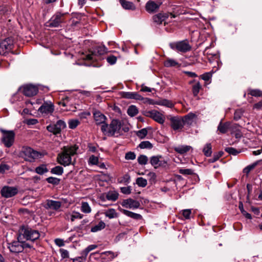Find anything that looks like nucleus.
Wrapping results in <instances>:
<instances>
[{
  "mask_svg": "<svg viewBox=\"0 0 262 262\" xmlns=\"http://www.w3.org/2000/svg\"><path fill=\"white\" fill-rule=\"evenodd\" d=\"M101 130L104 135L107 136H114L116 134H122V130L124 133L129 130L128 126H124V123L118 119H113L109 124H104L101 125Z\"/></svg>",
  "mask_w": 262,
  "mask_h": 262,
  "instance_id": "obj_1",
  "label": "nucleus"
},
{
  "mask_svg": "<svg viewBox=\"0 0 262 262\" xmlns=\"http://www.w3.org/2000/svg\"><path fill=\"white\" fill-rule=\"evenodd\" d=\"M40 232L27 225L21 226L18 231L17 239L25 241L34 242L39 238Z\"/></svg>",
  "mask_w": 262,
  "mask_h": 262,
  "instance_id": "obj_2",
  "label": "nucleus"
},
{
  "mask_svg": "<svg viewBox=\"0 0 262 262\" xmlns=\"http://www.w3.org/2000/svg\"><path fill=\"white\" fill-rule=\"evenodd\" d=\"M78 148L76 145L64 146L62 151L58 155L57 158L58 163L64 166L73 164L72 157L76 154Z\"/></svg>",
  "mask_w": 262,
  "mask_h": 262,
  "instance_id": "obj_3",
  "label": "nucleus"
},
{
  "mask_svg": "<svg viewBox=\"0 0 262 262\" xmlns=\"http://www.w3.org/2000/svg\"><path fill=\"white\" fill-rule=\"evenodd\" d=\"M169 47L171 49L182 53H186L191 50V46L187 39L171 42Z\"/></svg>",
  "mask_w": 262,
  "mask_h": 262,
  "instance_id": "obj_4",
  "label": "nucleus"
},
{
  "mask_svg": "<svg viewBox=\"0 0 262 262\" xmlns=\"http://www.w3.org/2000/svg\"><path fill=\"white\" fill-rule=\"evenodd\" d=\"M13 241L8 244V248L10 252L12 253L21 252L25 248H30L31 246L28 243H25L23 240H19Z\"/></svg>",
  "mask_w": 262,
  "mask_h": 262,
  "instance_id": "obj_5",
  "label": "nucleus"
},
{
  "mask_svg": "<svg viewBox=\"0 0 262 262\" xmlns=\"http://www.w3.org/2000/svg\"><path fill=\"white\" fill-rule=\"evenodd\" d=\"M0 130L3 133L2 141L6 147H11L14 141V132L13 130H6L3 129H1Z\"/></svg>",
  "mask_w": 262,
  "mask_h": 262,
  "instance_id": "obj_6",
  "label": "nucleus"
},
{
  "mask_svg": "<svg viewBox=\"0 0 262 262\" xmlns=\"http://www.w3.org/2000/svg\"><path fill=\"white\" fill-rule=\"evenodd\" d=\"M66 13H61L57 12L51 19L47 23V26L50 27H58L64 21V16Z\"/></svg>",
  "mask_w": 262,
  "mask_h": 262,
  "instance_id": "obj_7",
  "label": "nucleus"
},
{
  "mask_svg": "<svg viewBox=\"0 0 262 262\" xmlns=\"http://www.w3.org/2000/svg\"><path fill=\"white\" fill-rule=\"evenodd\" d=\"M23 153L25 160L29 162L34 161L40 156L39 152L29 147L24 148Z\"/></svg>",
  "mask_w": 262,
  "mask_h": 262,
  "instance_id": "obj_8",
  "label": "nucleus"
},
{
  "mask_svg": "<svg viewBox=\"0 0 262 262\" xmlns=\"http://www.w3.org/2000/svg\"><path fill=\"white\" fill-rule=\"evenodd\" d=\"M66 124L65 122L61 120H58L56 124H50L47 127V130L55 135L59 134L61 129L65 128Z\"/></svg>",
  "mask_w": 262,
  "mask_h": 262,
  "instance_id": "obj_9",
  "label": "nucleus"
},
{
  "mask_svg": "<svg viewBox=\"0 0 262 262\" xmlns=\"http://www.w3.org/2000/svg\"><path fill=\"white\" fill-rule=\"evenodd\" d=\"M18 193V189L15 187L5 186L1 190L2 196L5 198L14 196Z\"/></svg>",
  "mask_w": 262,
  "mask_h": 262,
  "instance_id": "obj_10",
  "label": "nucleus"
},
{
  "mask_svg": "<svg viewBox=\"0 0 262 262\" xmlns=\"http://www.w3.org/2000/svg\"><path fill=\"white\" fill-rule=\"evenodd\" d=\"M13 47V41L10 38H7L0 43V54L4 55L11 50Z\"/></svg>",
  "mask_w": 262,
  "mask_h": 262,
  "instance_id": "obj_11",
  "label": "nucleus"
},
{
  "mask_svg": "<svg viewBox=\"0 0 262 262\" xmlns=\"http://www.w3.org/2000/svg\"><path fill=\"white\" fill-rule=\"evenodd\" d=\"M170 126L174 130H181L184 125L181 117H172L170 118Z\"/></svg>",
  "mask_w": 262,
  "mask_h": 262,
  "instance_id": "obj_12",
  "label": "nucleus"
},
{
  "mask_svg": "<svg viewBox=\"0 0 262 262\" xmlns=\"http://www.w3.org/2000/svg\"><path fill=\"white\" fill-rule=\"evenodd\" d=\"M146 116L152 118L160 124H163L165 121V117L164 115L156 110H152L146 112Z\"/></svg>",
  "mask_w": 262,
  "mask_h": 262,
  "instance_id": "obj_13",
  "label": "nucleus"
},
{
  "mask_svg": "<svg viewBox=\"0 0 262 262\" xmlns=\"http://www.w3.org/2000/svg\"><path fill=\"white\" fill-rule=\"evenodd\" d=\"M54 110V105L51 101L44 102L38 109V111L41 113L47 115L52 114Z\"/></svg>",
  "mask_w": 262,
  "mask_h": 262,
  "instance_id": "obj_14",
  "label": "nucleus"
},
{
  "mask_svg": "<svg viewBox=\"0 0 262 262\" xmlns=\"http://www.w3.org/2000/svg\"><path fill=\"white\" fill-rule=\"evenodd\" d=\"M96 245H91L81 252V256L73 259V262H83L82 258L85 259L89 253L97 248Z\"/></svg>",
  "mask_w": 262,
  "mask_h": 262,
  "instance_id": "obj_15",
  "label": "nucleus"
},
{
  "mask_svg": "<svg viewBox=\"0 0 262 262\" xmlns=\"http://www.w3.org/2000/svg\"><path fill=\"white\" fill-rule=\"evenodd\" d=\"M121 205L127 208L134 209L139 208L140 203L138 201L132 199H128L124 200L121 203Z\"/></svg>",
  "mask_w": 262,
  "mask_h": 262,
  "instance_id": "obj_16",
  "label": "nucleus"
},
{
  "mask_svg": "<svg viewBox=\"0 0 262 262\" xmlns=\"http://www.w3.org/2000/svg\"><path fill=\"white\" fill-rule=\"evenodd\" d=\"M38 89L36 86L32 85H27L24 87L23 93L28 97H32L37 94Z\"/></svg>",
  "mask_w": 262,
  "mask_h": 262,
  "instance_id": "obj_17",
  "label": "nucleus"
},
{
  "mask_svg": "<svg viewBox=\"0 0 262 262\" xmlns=\"http://www.w3.org/2000/svg\"><path fill=\"white\" fill-rule=\"evenodd\" d=\"M107 52V48L104 46H100L97 47L92 54H88L86 56V59L91 60L94 59V55H103Z\"/></svg>",
  "mask_w": 262,
  "mask_h": 262,
  "instance_id": "obj_18",
  "label": "nucleus"
},
{
  "mask_svg": "<svg viewBox=\"0 0 262 262\" xmlns=\"http://www.w3.org/2000/svg\"><path fill=\"white\" fill-rule=\"evenodd\" d=\"M61 205L62 203L60 201L47 200L45 207L47 209H50L58 211L61 207Z\"/></svg>",
  "mask_w": 262,
  "mask_h": 262,
  "instance_id": "obj_19",
  "label": "nucleus"
},
{
  "mask_svg": "<svg viewBox=\"0 0 262 262\" xmlns=\"http://www.w3.org/2000/svg\"><path fill=\"white\" fill-rule=\"evenodd\" d=\"M161 3H155L153 1L148 2L145 6L146 10L149 13L156 12L160 8Z\"/></svg>",
  "mask_w": 262,
  "mask_h": 262,
  "instance_id": "obj_20",
  "label": "nucleus"
},
{
  "mask_svg": "<svg viewBox=\"0 0 262 262\" xmlns=\"http://www.w3.org/2000/svg\"><path fill=\"white\" fill-rule=\"evenodd\" d=\"M169 16L168 13H160L155 15L152 17V19L154 23L158 25H160L163 21L165 20Z\"/></svg>",
  "mask_w": 262,
  "mask_h": 262,
  "instance_id": "obj_21",
  "label": "nucleus"
},
{
  "mask_svg": "<svg viewBox=\"0 0 262 262\" xmlns=\"http://www.w3.org/2000/svg\"><path fill=\"white\" fill-rule=\"evenodd\" d=\"M122 96L127 99H134L139 100L143 99V98L137 92H122Z\"/></svg>",
  "mask_w": 262,
  "mask_h": 262,
  "instance_id": "obj_22",
  "label": "nucleus"
},
{
  "mask_svg": "<svg viewBox=\"0 0 262 262\" xmlns=\"http://www.w3.org/2000/svg\"><path fill=\"white\" fill-rule=\"evenodd\" d=\"M94 118L95 121L97 124H106L105 123L106 120V117L99 111H96L93 113Z\"/></svg>",
  "mask_w": 262,
  "mask_h": 262,
  "instance_id": "obj_23",
  "label": "nucleus"
},
{
  "mask_svg": "<svg viewBox=\"0 0 262 262\" xmlns=\"http://www.w3.org/2000/svg\"><path fill=\"white\" fill-rule=\"evenodd\" d=\"M101 253L98 252L92 253L90 254L89 259L90 262H104V258Z\"/></svg>",
  "mask_w": 262,
  "mask_h": 262,
  "instance_id": "obj_24",
  "label": "nucleus"
},
{
  "mask_svg": "<svg viewBox=\"0 0 262 262\" xmlns=\"http://www.w3.org/2000/svg\"><path fill=\"white\" fill-rule=\"evenodd\" d=\"M196 118V115L192 113H189L184 117L182 118L184 122V125H191L193 123L194 119Z\"/></svg>",
  "mask_w": 262,
  "mask_h": 262,
  "instance_id": "obj_25",
  "label": "nucleus"
},
{
  "mask_svg": "<svg viewBox=\"0 0 262 262\" xmlns=\"http://www.w3.org/2000/svg\"><path fill=\"white\" fill-rule=\"evenodd\" d=\"M120 3L123 9L128 10H135L136 6L131 2L126 0H119Z\"/></svg>",
  "mask_w": 262,
  "mask_h": 262,
  "instance_id": "obj_26",
  "label": "nucleus"
},
{
  "mask_svg": "<svg viewBox=\"0 0 262 262\" xmlns=\"http://www.w3.org/2000/svg\"><path fill=\"white\" fill-rule=\"evenodd\" d=\"M120 210L124 214L132 219L138 220H141L142 218V215L140 214L136 213L123 209H120Z\"/></svg>",
  "mask_w": 262,
  "mask_h": 262,
  "instance_id": "obj_27",
  "label": "nucleus"
},
{
  "mask_svg": "<svg viewBox=\"0 0 262 262\" xmlns=\"http://www.w3.org/2000/svg\"><path fill=\"white\" fill-rule=\"evenodd\" d=\"M230 125V123L229 122L223 123L221 121L217 126V130L221 134H225L228 130Z\"/></svg>",
  "mask_w": 262,
  "mask_h": 262,
  "instance_id": "obj_28",
  "label": "nucleus"
},
{
  "mask_svg": "<svg viewBox=\"0 0 262 262\" xmlns=\"http://www.w3.org/2000/svg\"><path fill=\"white\" fill-rule=\"evenodd\" d=\"M191 148V147L188 145H181L174 147V150L179 154H184L186 153Z\"/></svg>",
  "mask_w": 262,
  "mask_h": 262,
  "instance_id": "obj_29",
  "label": "nucleus"
},
{
  "mask_svg": "<svg viewBox=\"0 0 262 262\" xmlns=\"http://www.w3.org/2000/svg\"><path fill=\"white\" fill-rule=\"evenodd\" d=\"M105 216L108 217L110 219L117 218L118 217V213L116 211L115 209L110 208L106 210L104 212Z\"/></svg>",
  "mask_w": 262,
  "mask_h": 262,
  "instance_id": "obj_30",
  "label": "nucleus"
},
{
  "mask_svg": "<svg viewBox=\"0 0 262 262\" xmlns=\"http://www.w3.org/2000/svg\"><path fill=\"white\" fill-rule=\"evenodd\" d=\"M118 196V193L115 191H110L106 193V198L108 201H116Z\"/></svg>",
  "mask_w": 262,
  "mask_h": 262,
  "instance_id": "obj_31",
  "label": "nucleus"
},
{
  "mask_svg": "<svg viewBox=\"0 0 262 262\" xmlns=\"http://www.w3.org/2000/svg\"><path fill=\"white\" fill-rule=\"evenodd\" d=\"M156 104L160 105L165 106L169 108H171L174 106L173 102L167 99H162L159 100L156 102Z\"/></svg>",
  "mask_w": 262,
  "mask_h": 262,
  "instance_id": "obj_32",
  "label": "nucleus"
},
{
  "mask_svg": "<svg viewBox=\"0 0 262 262\" xmlns=\"http://www.w3.org/2000/svg\"><path fill=\"white\" fill-rule=\"evenodd\" d=\"M105 227V224L102 222L100 221L99 223L95 225V226L91 228V231L92 232H96L98 231H100L102 229H104Z\"/></svg>",
  "mask_w": 262,
  "mask_h": 262,
  "instance_id": "obj_33",
  "label": "nucleus"
},
{
  "mask_svg": "<svg viewBox=\"0 0 262 262\" xmlns=\"http://www.w3.org/2000/svg\"><path fill=\"white\" fill-rule=\"evenodd\" d=\"M203 151L207 157H210L212 154V146L210 143H207L204 146Z\"/></svg>",
  "mask_w": 262,
  "mask_h": 262,
  "instance_id": "obj_34",
  "label": "nucleus"
},
{
  "mask_svg": "<svg viewBox=\"0 0 262 262\" xmlns=\"http://www.w3.org/2000/svg\"><path fill=\"white\" fill-rule=\"evenodd\" d=\"M48 171V169L47 168L46 165L45 164H42L35 168V172L39 174H43Z\"/></svg>",
  "mask_w": 262,
  "mask_h": 262,
  "instance_id": "obj_35",
  "label": "nucleus"
},
{
  "mask_svg": "<svg viewBox=\"0 0 262 262\" xmlns=\"http://www.w3.org/2000/svg\"><path fill=\"white\" fill-rule=\"evenodd\" d=\"M138 113V110L135 105L130 106L127 110V114L131 117L136 116Z\"/></svg>",
  "mask_w": 262,
  "mask_h": 262,
  "instance_id": "obj_36",
  "label": "nucleus"
},
{
  "mask_svg": "<svg viewBox=\"0 0 262 262\" xmlns=\"http://www.w3.org/2000/svg\"><path fill=\"white\" fill-rule=\"evenodd\" d=\"M248 94L254 97H262V91L258 89H249Z\"/></svg>",
  "mask_w": 262,
  "mask_h": 262,
  "instance_id": "obj_37",
  "label": "nucleus"
},
{
  "mask_svg": "<svg viewBox=\"0 0 262 262\" xmlns=\"http://www.w3.org/2000/svg\"><path fill=\"white\" fill-rule=\"evenodd\" d=\"M51 172L52 174L60 176L63 172V168L61 166H56L51 169Z\"/></svg>",
  "mask_w": 262,
  "mask_h": 262,
  "instance_id": "obj_38",
  "label": "nucleus"
},
{
  "mask_svg": "<svg viewBox=\"0 0 262 262\" xmlns=\"http://www.w3.org/2000/svg\"><path fill=\"white\" fill-rule=\"evenodd\" d=\"M102 254L105 255L109 259L112 260L118 255V253L108 251L102 252Z\"/></svg>",
  "mask_w": 262,
  "mask_h": 262,
  "instance_id": "obj_39",
  "label": "nucleus"
},
{
  "mask_svg": "<svg viewBox=\"0 0 262 262\" xmlns=\"http://www.w3.org/2000/svg\"><path fill=\"white\" fill-rule=\"evenodd\" d=\"M201 88L202 86L200 82H196L192 86V91L194 96H196L198 95Z\"/></svg>",
  "mask_w": 262,
  "mask_h": 262,
  "instance_id": "obj_40",
  "label": "nucleus"
},
{
  "mask_svg": "<svg viewBox=\"0 0 262 262\" xmlns=\"http://www.w3.org/2000/svg\"><path fill=\"white\" fill-rule=\"evenodd\" d=\"M141 149H151L152 147V144L148 141L141 142L138 146Z\"/></svg>",
  "mask_w": 262,
  "mask_h": 262,
  "instance_id": "obj_41",
  "label": "nucleus"
},
{
  "mask_svg": "<svg viewBox=\"0 0 262 262\" xmlns=\"http://www.w3.org/2000/svg\"><path fill=\"white\" fill-rule=\"evenodd\" d=\"M179 63L172 59H168L164 62V66L166 67H176Z\"/></svg>",
  "mask_w": 262,
  "mask_h": 262,
  "instance_id": "obj_42",
  "label": "nucleus"
},
{
  "mask_svg": "<svg viewBox=\"0 0 262 262\" xmlns=\"http://www.w3.org/2000/svg\"><path fill=\"white\" fill-rule=\"evenodd\" d=\"M81 210L85 213H89L91 212V208L87 202H82Z\"/></svg>",
  "mask_w": 262,
  "mask_h": 262,
  "instance_id": "obj_43",
  "label": "nucleus"
},
{
  "mask_svg": "<svg viewBox=\"0 0 262 262\" xmlns=\"http://www.w3.org/2000/svg\"><path fill=\"white\" fill-rule=\"evenodd\" d=\"M136 184L139 187H145L147 184V182L145 179L139 177L136 179Z\"/></svg>",
  "mask_w": 262,
  "mask_h": 262,
  "instance_id": "obj_44",
  "label": "nucleus"
},
{
  "mask_svg": "<svg viewBox=\"0 0 262 262\" xmlns=\"http://www.w3.org/2000/svg\"><path fill=\"white\" fill-rule=\"evenodd\" d=\"M48 183L53 185H57L59 184L60 180L58 178L50 177L46 179Z\"/></svg>",
  "mask_w": 262,
  "mask_h": 262,
  "instance_id": "obj_45",
  "label": "nucleus"
},
{
  "mask_svg": "<svg viewBox=\"0 0 262 262\" xmlns=\"http://www.w3.org/2000/svg\"><path fill=\"white\" fill-rule=\"evenodd\" d=\"M99 162L98 157L95 156L94 155H92L90 157L89 160H88V163L89 165H98Z\"/></svg>",
  "mask_w": 262,
  "mask_h": 262,
  "instance_id": "obj_46",
  "label": "nucleus"
},
{
  "mask_svg": "<svg viewBox=\"0 0 262 262\" xmlns=\"http://www.w3.org/2000/svg\"><path fill=\"white\" fill-rule=\"evenodd\" d=\"M79 123L80 122L78 119L70 120L69 121V128L71 129L75 128Z\"/></svg>",
  "mask_w": 262,
  "mask_h": 262,
  "instance_id": "obj_47",
  "label": "nucleus"
},
{
  "mask_svg": "<svg viewBox=\"0 0 262 262\" xmlns=\"http://www.w3.org/2000/svg\"><path fill=\"white\" fill-rule=\"evenodd\" d=\"M148 158L145 155H140L138 158V162L141 165H145L147 163Z\"/></svg>",
  "mask_w": 262,
  "mask_h": 262,
  "instance_id": "obj_48",
  "label": "nucleus"
},
{
  "mask_svg": "<svg viewBox=\"0 0 262 262\" xmlns=\"http://www.w3.org/2000/svg\"><path fill=\"white\" fill-rule=\"evenodd\" d=\"M147 130L146 128H143L137 132V136L140 139L144 138L147 134Z\"/></svg>",
  "mask_w": 262,
  "mask_h": 262,
  "instance_id": "obj_49",
  "label": "nucleus"
},
{
  "mask_svg": "<svg viewBox=\"0 0 262 262\" xmlns=\"http://www.w3.org/2000/svg\"><path fill=\"white\" fill-rule=\"evenodd\" d=\"M239 209H240L242 213L244 215L247 219H251L252 216L251 215L247 212L244 209L243 207V205L242 203H240L239 204Z\"/></svg>",
  "mask_w": 262,
  "mask_h": 262,
  "instance_id": "obj_50",
  "label": "nucleus"
},
{
  "mask_svg": "<svg viewBox=\"0 0 262 262\" xmlns=\"http://www.w3.org/2000/svg\"><path fill=\"white\" fill-rule=\"evenodd\" d=\"M159 157L158 156H153L150 158V162L152 166H155V167H157L158 165H160L159 164Z\"/></svg>",
  "mask_w": 262,
  "mask_h": 262,
  "instance_id": "obj_51",
  "label": "nucleus"
},
{
  "mask_svg": "<svg viewBox=\"0 0 262 262\" xmlns=\"http://www.w3.org/2000/svg\"><path fill=\"white\" fill-rule=\"evenodd\" d=\"M179 172L183 175H191L193 173V170L191 169H180Z\"/></svg>",
  "mask_w": 262,
  "mask_h": 262,
  "instance_id": "obj_52",
  "label": "nucleus"
},
{
  "mask_svg": "<svg viewBox=\"0 0 262 262\" xmlns=\"http://www.w3.org/2000/svg\"><path fill=\"white\" fill-rule=\"evenodd\" d=\"M225 151L228 153L234 156L237 155L240 152L233 147H227L225 148Z\"/></svg>",
  "mask_w": 262,
  "mask_h": 262,
  "instance_id": "obj_53",
  "label": "nucleus"
},
{
  "mask_svg": "<svg viewBox=\"0 0 262 262\" xmlns=\"http://www.w3.org/2000/svg\"><path fill=\"white\" fill-rule=\"evenodd\" d=\"M59 252L62 258H68L69 257V252L67 250L60 249L59 250Z\"/></svg>",
  "mask_w": 262,
  "mask_h": 262,
  "instance_id": "obj_54",
  "label": "nucleus"
},
{
  "mask_svg": "<svg viewBox=\"0 0 262 262\" xmlns=\"http://www.w3.org/2000/svg\"><path fill=\"white\" fill-rule=\"evenodd\" d=\"M212 75V72H207L201 75V77L204 81H207L211 79Z\"/></svg>",
  "mask_w": 262,
  "mask_h": 262,
  "instance_id": "obj_55",
  "label": "nucleus"
},
{
  "mask_svg": "<svg viewBox=\"0 0 262 262\" xmlns=\"http://www.w3.org/2000/svg\"><path fill=\"white\" fill-rule=\"evenodd\" d=\"M223 155V152H221L217 154H214L213 157L209 160V162L210 163H214L219 159Z\"/></svg>",
  "mask_w": 262,
  "mask_h": 262,
  "instance_id": "obj_56",
  "label": "nucleus"
},
{
  "mask_svg": "<svg viewBox=\"0 0 262 262\" xmlns=\"http://www.w3.org/2000/svg\"><path fill=\"white\" fill-rule=\"evenodd\" d=\"M130 176L128 174H125L122 177L119 179V182L128 183L129 182Z\"/></svg>",
  "mask_w": 262,
  "mask_h": 262,
  "instance_id": "obj_57",
  "label": "nucleus"
},
{
  "mask_svg": "<svg viewBox=\"0 0 262 262\" xmlns=\"http://www.w3.org/2000/svg\"><path fill=\"white\" fill-rule=\"evenodd\" d=\"M106 60L110 64H114L116 62L117 57L114 55H110L106 58Z\"/></svg>",
  "mask_w": 262,
  "mask_h": 262,
  "instance_id": "obj_58",
  "label": "nucleus"
},
{
  "mask_svg": "<svg viewBox=\"0 0 262 262\" xmlns=\"http://www.w3.org/2000/svg\"><path fill=\"white\" fill-rule=\"evenodd\" d=\"M191 210L190 209H185L182 211V214L185 219H190Z\"/></svg>",
  "mask_w": 262,
  "mask_h": 262,
  "instance_id": "obj_59",
  "label": "nucleus"
},
{
  "mask_svg": "<svg viewBox=\"0 0 262 262\" xmlns=\"http://www.w3.org/2000/svg\"><path fill=\"white\" fill-rule=\"evenodd\" d=\"M126 160H134L136 158V154L134 152L129 151L125 154Z\"/></svg>",
  "mask_w": 262,
  "mask_h": 262,
  "instance_id": "obj_60",
  "label": "nucleus"
},
{
  "mask_svg": "<svg viewBox=\"0 0 262 262\" xmlns=\"http://www.w3.org/2000/svg\"><path fill=\"white\" fill-rule=\"evenodd\" d=\"M147 176L149 178V181L151 183L156 182L157 176L155 172H150L147 174Z\"/></svg>",
  "mask_w": 262,
  "mask_h": 262,
  "instance_id": "obj_61",
  "label": "nucleus"
},
{
  "mask_svg": "<svg viewBox=\"0 0 262 262\" xmlns=\"http://www.w3.org/2000/svg\"><path fill=\"white\" fill-rule=\"evenodd\" d=\"M256 164H253L251 165H248L243 169V172L248 174L251 170H252L255 166Z\"/></svg>",
  "mask_w": 262,
  "mask_h": 262,
  "instance_id": "obj_62",
  "label": "nucleus"
},
{
  "mask_svg": "<svg viewBox=\"0 0 262 262\" xmlns=\"http://www.w3.org/2000/svg\"><path fill=\"white\" fill-rule=\"evenodd\" d=\"M83 217V215L79 212H75L71 215V220L72 222L74 221L76 219H81Z\"/></svg>",
  "mask_w": 262,
  "mask_h": 262,
  "instance_id": "obj_63",
  "label": "nucleus"
},
{
  "mask_svg": "<svg viewBox=\"0 0 262 262\" xmlns=\"http://www.w3.org/2000/svg\"><path fill=\"white\" fill-rule=\"evenodd\" d=\"M9 169V166L6 164H0V172L4 173L6 170H8Z\"/></svg>",
  "mask_w": 262,
  "mask_h": 262,
  "instance_id": "obj_64",
  "label": "nucleus"
}]
</instances>
